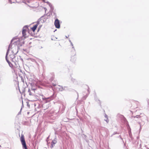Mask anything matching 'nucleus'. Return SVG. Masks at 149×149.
I'll list each match as a JSON object with an SVG mask.
<instances>
[{"instance_id": "f257e3e1", "label": "nucleus", "mask_w": 149, "mask_h": 149, "mask_svg": "<svg viewBox=\"0 0 149 149\" xmlns=\"http://www.w3.org/2000/svg\"><path fill=\"white\" fill-rule=\"evenodd\" d=\"M70 56L71 60L72 61L76 58V52L75 49L72 48L70 52Z\"/></svg>"}, {"instance_id": "f03ea898", "label": "nucleus", "mask_w": 149, "mask_h": 149, "mask_svg": "<svg viewBox=\"0 0 149 149\" xmlns=\"http://www.w3.org/2000/svg\"><path fill=\"white\" fill-rule=\"evenodd\" d=\"M20 141L22 144L23 148L25 149H28L25 140L24 136L23 135H22L20 138Z\"/></svg>"}, {"instance_id": "7ed1b4c3", "label": "nucleus", "mask_w": 149, "mask_h": 149, "mask_svg": "<svg viewBox=\"0 0 149 149\" xmlns=\"http://www.w3.org/2000/svg\"><path fill=\"white\" fill-rule=\"evenodd\" d=\"M54 24L56 28H60V24L59 23V21L57 19H55L54 22Z\"/></svg>"}, {"instance_id": "20e7f679", "label": "nucleus", "mask_w": 149, "mask_h": 149, "mask_svg": "<svg viewBox=\"0 0 149 149\" xmlns=\"http://www.w3.org/2000/svg\"><path fill=\"white\" fill-rule=\"evenodd\" d=\"M26 31L24 29H23L22 31V34L23 35V36L25 38H26L27 37V36L26 34Z\"/></svg>"}, {"instance_id": "39448f33", "label": "nucleus", "mask_w": 149, "mask_h": 149, "mask_svg": "<svg viewBox=\"0 0 149 149\" xmlns=\"http://www.w3.org/2000/svg\"><path fill=\"white\" fill-rule=\"evenodd\" d=\"M56 141L55 139H54L51 142L52 148L54 146L55 144L56 143Z\"/></svg>"}, {"instance_id": "423d86ee", "label": "nucleus", "mask_w": 149, "mask_h": 149, "mask_svg": "<svg viewBox=\"0 0 149 149\" xmlns=\"http://www.w3.org/2000/svg\"><path fill=\"white\" fill-rule=\"evenodd\" d=\"M38 26V24H36L35 25H34V26L33 27H31V29L33 32H34L35 30H36V29L37 28Z\"/></svg>"}, {"instance_id": "0eeeda50", "label": "nucleus", "mask_w": 149, "mask_h": 149, "mask_svg": "<svg viewBox=\"0 0 149 149\" xmlns=\"http://www.w3.org/2000/svg\"><path fill=\"white\" fill-rule=\"evenodd\" d=\"M6 61L8 63L9 66L11 67H13V65L9 61H8L7 59H6Z\"/></svg>"}, {"instance_id": "6e6552de", "label": "nucleus", "mask_w": 149, "mask_h": 149, "mask_svg": "<svg viewBox=\"0 0 149 149\" xmlns=\"http://www.w3.org/2000/svg\"><path fill=\"white\" fill-rule=\"evenodd\" d=\"M11 46H11V44H10L9 45V47H8V52H8L9 51V50H10V48H11Z\"/></svg>"}, {"instance_id": "1a4fd4ad", "label": "nucleus", "mask_w": 149, "mask_h": 149, "mask_svg": "<svg viewBox=\"0 0 149 149\" xmlns=\"http://www.w3.org/2000/svg\"><path fill=\"white\" fill-rule=\"evenodd\" d=\"M135 117L137 118H141V116L139 115H136L135 116H134V118Z\"/></svg>"}, {"instance_id": "9d476101", "label": "nucleus", "mask_w": 149, "mask_h": 149, "mask_svg": "<svg viewBox=\"0 0 149 149\" xmlns=\"http://www.w3.org/2000/svg\"><path fill=\"white\" fill-rule=\"evenodd\" d=\"M28 92H29V95H32V93H31V91H30V89H29V90H28Z\"/></svg>"}, {"instance_id": "9b49d317", "label": "nucleus", "mask_w": 149, "mask_h": 149, "mask_svg": "<svg viewBox=\"0 0 149 149\" xmlns=\"http://www.w3.org/2000/svg\"><path fill=\"white\" fill-rule=\"evenodd\" d=\"M49 99V98H45V100H46V99Z\"/></svg>"}, {"instance_id": "f8f14e48", "label": "nucleus", "mask_w": 149, "mask_h": 149, "mask_svg": "<svg viewBox=\"0 0 149 149\" xmlns=\"http://www.w3.org/2000/svg\"><path fill=\"white\" fill-rule=\"evenodd\" d=\"M32 89L33 90H35V89Z\"/></svg>"}, {"instance_id": "ddd939ff", "label": "nucleus", "mask_w": 149, "mask_h": 149, "mask_svg": "<svg viewBox=\"0 0 149 149\" xmlns=\"http://www.w3.org/2000/svg\"><path fill=\"white\" fill-rule=\"evenodd\" d=\"M106 122H108V121H107V120H106Z\"/></svg>"}]
</instances>
